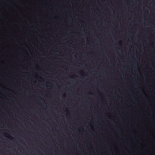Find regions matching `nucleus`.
I'll list each match as a JSON object with an SVG mask.
<instances>
[{
  "label": "nucleus",
  "mask_w": 155,
  "mask_h": 155,
  "mask_svg": "<svg viewBox=\"0 0 155 155\" xmlns=\"http://www.w3.org/2000/svg\"><path fill=\"white\" fill-rule=\"evenodd\" d=\"M5 134H7L9 136L8 137H6H6H8L10 140H12L13 139V138L12 137H11V136H9V135L8 133H6Z\"/></svg>",
  "instance_id": "1"
},
{
  "label": "nucleus",
  "mask_w": 155,
  "mask_h": 155,
  "mask_svg": "<svg viewBox=\"0 0 155 155\" xmlns=\"http://www.w3.org/2000/svg\"><path fill=\"white\" fill-rule=\"evenodd\" d=\"M41 99V100H43L44 102L45 103V101H44V100L42 99Z\"/></svg>",
  "instance_id": "2"
},
{
  "label": "nucleus",
  "mask_w": 155,
  "mask_h": 155,
  "mask_svg": "<svg viewBox=\"0 0 155 155\" xmlns=\"http://www.w3.org/2000/svg\"><path fill=\"white\" fill-rule=\"evenodd\" d=\"M40 79H42V78H41V77H40Z\"/></svg>",
  "instance_id": "3"
}]
</instances>
